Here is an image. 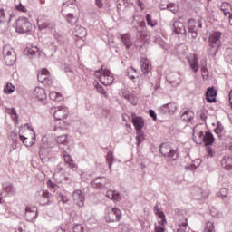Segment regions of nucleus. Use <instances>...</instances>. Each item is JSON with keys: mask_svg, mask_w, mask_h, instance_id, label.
Listing matches in <instances>:
<instances>
[{"mask_svg": "<svg viewBox=\"0 0 232 232\" xmlns=\"http://www.w3.org/2000/svg\"><path fill=\"white\" fill-rule=\"evenodd\" d=\"M188 35L192 37V39H197V35H198V24L195 22V20L188 21Z\"/></svg>", "mask_w": 232, "mask_h": 232, "instance_id": "a878e982", "label": "nucleus"}, {"mask_svg": "<svg viewBox=\"0 0 232 232\" xmlns=\"http://www.w3.org/2000/svg\"><path fill=\"white\" fill-rule=\"evenodd\" d=\"M189 229L188 228V219H185L183 222L179 223L177 232H188Z\"/></svg>", "mask_w": 232, "mask_h": 232, "instance_id": "ea45409f", "label": "nucleus"}, {"mask_svg": "<svg viewBox=\"0 0 232 232\" xmlns=\"http://www.w3.org/2000/svg\"><path fill=\"white\" fill-rule=\"evenodd\" d=\"M193 139H198L202 140L205 146H211L215 142V137L213 133L207 131L204 135V131L198 130V127H194L193 130Z\"/></svg>", "mask_w": 232, "mask_h": 232, "instance_id": "423d86ee", "label": "nucleus"}, {"mask_svg": "<svg viewBox=\"0 0 232 232\" xmlns=\"http://www.w3.org/2000/svg\"><path fill=\"white\" fill-rule=\"evenodd\" d=\"M28 55L29 57H41V50L37 46H33L28 49Z\"/></svg>", "mask_w": 232, "mask_h": 232, "instance_id": "c9c22d12", "label": "nucleus"}, {"mask_svg": "<svg viewBox=\"0 0 232 232\" xmlns=\"http://www.w3.org/2000/svg\"><path fill=\"white\" fill-rule=\"evenodd\" d=\"M94 75L104 86H111L115 81L113 72H111V71L108 69H104V67H102L100 70L96 71Z\"/></svg>", "mask_w": 232, "mask_h": 232, "instance_id": "39448f33", "label": "nucleus"}, {"mask_svg": "<svg viewBox=\"0 0 232 232\" xmlns=\"http://www.w3.org/2000/svg\"><path fill=\"white\" fill-rule=\"evenodd\" d=\"M188 61L191 70L194 72V73H197L200 68V65L198 64V56L194 53L188 58Z\"/></svg>", "mask_w": 232, "mask_h": 232, "instance_id": "393cba45", "label": "nucleus"}, {"mask_svg": "<svg viewBox=\"0 0 232 232\" xmlns=\"http://www.w3.org/2000/svg\"><path fill=\"white\" fill-rule=\"evenodd\" d=\"M15 30L18 34H28L32 32V23L26 17H20L16 20Z\"/></svg>", "mask_w": 232, "mask_h": 232, "instance_id": "6e6552de", "label": "nucleus"}, {"mask_svg": "<svg viewBox=\"0 0 232 232\" xmlns=\"http://www.w3.org/2000/svg\"><path fill=\"white\" fill-rule=\"evenodd\" d=\"M25 219L28 222H33L37 218V207L35 206H29L25 208Z\"/></svg>", "mask_w": 232, "mask_h": 232, "instance_id": "6ab92c4d", "label": "nucleus"}, {"mask_svg": "<svg viewBox=\"0 0 232 232\" xmlns=\"http://www.w3.org/2000/svg\"><path fill=\"white\" fill-rule=\"evenodd\" d=\"M13 142H17V140L19 139V135H17V133L15 132H11V135H10Z\"/></svg>", "mask_w": 232, "mask_h": 232, "instance_id": "0e129e2a", "label": "nucleus"}, {"mask_svg": "<svg viewBox=\"0 0 232 232\" xmlns=\"http://www.w3.org/2000/svg\"><path fill=\"white\" fill-rule=\"evenodd\" d=\"M121 42L126 46L127 49L131 48L133 46V42H131V34H125L121 36Z\"/></svg>", "mask_w": 232, "mask_h": 232, "instance_id": "2f4dec72", "label": "nucleus"}, {"mask_svg": "<svg viewBox=\"0 0 232 232\" xmlns=\"http://www.w3.org/2000/svg\"><path fill=\"white\" fill-rule=\"evenodd\" d=\"M32 97L37 99L38 101H44L47 97L46 91L42 87H36L32 92Z\"/></svg>", "mask_w": 232, "mask_h": 232, "instance_id": "b1692460", "label": "nucleus"}, {"mask_svg": "<svg viewBox=\"0 0 232 232\" xmlns=\"http://www.w3.org/2000/svg\"><path fill=\"white\" fill-rule=\"evenodd\" d=\"M113 160H115V158L113 157V152L109 151L106 155V161L109 165V169L111 171V166L113 165Z\"/></svg>", "mask_w": 232, "mask_h": 232, "instance_id": "a19ab883", "label": "nucleus"}, {"mask_svg": "<svg viewBox=\"0 0 232 232\" xmlns=\"http://www.w3.org/2000/svg\"><path fill=\"white\" fill-rule=\"evenodd\" d=\"M204 232H215V224L211 221L207 222Z\"/></svg>", "mask_w": 232, "mask_h": 232, "instance_id": "3c124183", "label": "nucleus"}, {"mask_svg": "<svg viewBox=\"0 0 232 232\" xmlns=\"http://www.w3.org/2000/svg\"><path fill=\"white\" fill-rule=\"evenodd\" d=\"M38 200L41 206H50V204H53V195L48 190H40L38 191Z\"/></svg>", "mask_w": 232, "mask_h": 232, "instance_id": "f8f14e48", "label": "nucleus"}, {"mask_svg": "<svg viewBox=\"0 0 232 232\" xmlns=\"http://www.w3.org/2000/svg\"><path fill=\"white\" fill-rule=\"evenodd\" d=\"M70 8V4L68 2L63 3L62 6V15L65 17L67 23L71 24V26H75L77 23L79 22V17L76 15H73L72 13H67L66 14V9Z\"/></svg>", "mask_w": 232, "mask_h": 232, "instance_id": "9d476101", "label": "nucleus"}, {"mask_svg": "<svg viewBox=\"0 0 232 232\" xmlns=\"http://www.w3.org/2000/svg\"><path fill=\"white\" fill-rule=\"evenodd\" d=\"M94 4L99 9L104 8V3H102V0H94Z\"/></svg>", "mask_w": 232, "mask_h": 232, "instance_id": "e2e57ef3", "label": "nucleus"}, {"mask_svg": "<svg viewBox=\"0 0 232 232\" xmlns=\"http://www.w3.org/2000/svg\"><path fill=\"white\" fill-rule=\"evenodd\" d=\"M145 19L147 21V24L150 26V28H155V26H159V22L157 20H153L151 14H146Z\"/></svg>", "mask_w": 232, "mask_h": 232, "instance_id": "4c0bfd02", "label": "nucleus"}, {"mask_svg": "<svg viewBox=\"0 0 232 232\" xmlns=\"http://www.w3.org/2000/svg\"><path fill=\"white\" fill-rule=\"evenodd\" d=\"M149 115L153 119V121H157V113H155V111L152 109L149 111Z\"/></svg>", "mask_w": 232, "mask_h": 232, "instance_id": "69168bd1", "label": "nucleus"}, {"mask_svg": "<svg viewBox=\"0 0 232 232\" xmlns=\"http://www.w3.org/2000/svg\"><path fill=\"white\" fill-rule=\"evenodd\" d=\"M6 23V13H5V9L0 8V24H5Z\"/></svg>", "mask_w": 232, "mask_h": 232, "instance_id": "6e6d98bb", "label": "nucleus"}, {"mask_svg": "<svg viewBox=\"0 0 232 232\" xmlns=\"http://www.w3.org/2000/svg\"><path fill=\"white\" fill-rule=\"evenodd\" d=\"M166 81L169 82V84H171L174 88L182 84V75L178 72H171L167 74Z\"/></svg>", "mask_w": 232, "mask_h": 232, "instance_id": "2eb2a0df", "label": "nucleus"}, {"mask_svg": "<svg viewBox=\"0 0 232 232\" xmlns=\"http://www.w3.org/2000/svg\"><path fill=\"white\" fill-rule=\"evenodd\" d=\"M140 67L143 73H149L150 72H151V63L146 58H142L140 60Z\"/></svg>", "mask_w": 232, "mask_h": 232, "instance_id": "c756f323", "label": "nucleus"}, {"mask_svg": "<svg viewBox=\"0 0 232 232\" xmlns=\"http://www.w3.org/2000/svg\"><path fill=\"white\" fill-rule=\"evenodd\" d=\"M72 230L73 232H84V226L82 224H75Z\"/></svg>", "mask_w": 232, "mask_h": 232, "instance_id": "4d7b16f0", "label": "nucleus"}, {"mask_svg": "<svg viewBox=\"0 0 232 232\" xmlns=\"http://www.w3.org/2000/svg\"><path fill=\"white\" fill-rule=\"evenodd\" d=\"M207 102H217V90L213 87H209L206 92Z\"/></svg>", "mask_w": 232, "mask_h": 232, "instance_id": "cd10ccee", "label": "nucleus"}, {"mask_svg": "<svg viewBox=\"0 0 232 232\" xmlns=\"http://www.w3.org/2000/svg\"><path fill=\"white\" fill-rule=\"evenodd\" d=\"M73 34L75 37L78 38L76 41V46L78 48H82V45L84 44V37H86L87 34L86 28L81 25H76Z\"/></svg>", "mask_w": 232, "mask_h": 232, "instance_id": "9b49d317", "label": "nucleus"}, {"mask_svg": "<svg viewBox=\"0 0 232 232\" xmlns=\"http://www.w3.org/2000/svg\"><path fill=\"white\" fill-rule=\"evenodd\" d=\"M91 186H92V188H96V189L104 191V189H108L111 184L110 183L109 179L105 177H98L91 182Z\"/></svg>", "mask_w": 232, "mask_h": 232, "instance_id": "1a4fd4ad", "label": "nucleus"}, {"mask_svg": "<svg viewBox=\"0 0 232 232\" xmlns=\"http://www.w3.org/2000/svg\"><path fill=\"white\" fill-rule=\"evenodd\" d=\"M72 198L79 208L84 207V194H82V190L75 189L72 193Z\"/></svg>", "mask_w": 232, "mask_h": 232, "instance_id": "aec40b11", "label": "nucleus"}, {"mask_svg": "<svg viewBox=\"0 0 232 232\" xmlns=\"http://www.w3.org/2000/svg\"><path fill=\"white\" fill-rule=\"evenodd\" d=\"M70 140H72V138L68 137V135L58 136L55 140L52 138L44 137L42 139L43 145L40 147V159L44 160L48 156V153H50V148H53L55 143L58 144L59 148L64 150L63 146H69Z\"/></svg>", "mask_w": 232, "mask_h": 232, "instance_id": "f257e3e1", "label": "nucleus"}, {"mask_svg": "<svg viewBox=\"0 0 232 232\" xmlns=\"http://www.w3.org/2000/svg\"><path fill=\"white\" fill-rule=\"evenodd\" d=\"M173 28L175 34L181 35H186V22H184V18L179 17L177 21L173 23Z\"/></svg>", "mask_w": 232, "mask_h": 232, "instance_id": "f3484780", "label": "nucleus"}, {"mask_svg": "<svg viewBox=\"0 0 232 232\" xmlns=\"http://www.w3.org/2000/svg\"><path fill=\"white\" fill-rule=\"evenodd\" d=\"M3 57L7 66H13L14 63L17 61L15 51L10 44H6L3 47Z\"/></svg>", "mask_w": 232, "mask_h": 232, "instance_id": "0eeeda50", "label": "nucleus"}, {"mask_svg": "<svg viewBox=\"0 0 232 232\" xmlns=\"http://www.w3.org/2000/svg\"><path fill=\"white\" fill-rule=\"evenodd\" d=\"M144 131L142 130H136V140H137V144L138 146L140 145V142H142V140H144Z\"/></svg>", "mask_w": 232, "mask_h": 232, "instance_id": "c03bdc74", "label": "nucleus"}, {"mask_svg": "<svg viewBox=\"0 0 232 232\" xmlns=\"http://www.w3.org/2000/svg\"><path fill=\"white\" fill-rule=\"evenodd\" d=\"M49 99H51V101H54L56 102H61V101H63V94H61L57 92H51L49 93Z\"/></svg>", "mask_w": 232, "mask_h": 232, "instance_id": "e433bc0d", "label": "nucleus"}, {"mask_svg": "<svg viewBox=\"0 0 232 232\" xmlns=\"http://www.w3.org/2000/svg\"><path fill=\"white\" fill-rule=\"evenodd\" d=\"M48 188H51V189H55L57 188V184L53 183L52 180L47 181Z\"/></svg>", "mask_w": 232, "mask_h": 232, "instance_id": "338daca9", "label": "nucleus"}, {"mask_svg": "<svg viewBox=\"0 0 232 232\" xmlns=\"http://www.w3.org/2000/svg\"><path fill=\"white\" fill-rule=\"evenodd\" d=\"M64 173H66V171L63 169V164H59L54 169V173H53L54 180L59 184H61V182L64 180V177H65Z\"/></svg>", "mask_w": 232, "mask_h": 232, "instance_id": "412c9836", "label": "nucleus"}, {"mask_svg": "<svg viewBox=\"0 0 232 232\" xmlns=\"http://www.w3.org/2000/svg\"><path fill=\"white\" fill-rule=\"evenodd\" d=\"M229 195V188H222L219 190V197H221L222 199L226 198Z\"/></svg>", "mask_w": 232, "mask_h": 232, "instance_id": "5fc2aeb1", "label": "nucleus"}, {"mask_svg": "<svg viewBox=\"0 0 232 232\" xmlns=\"http://www.w3.org/2000/svg\"><path fill=\"white\" fill-rule=\"evenodd\" d=\"M62 155L68 168H70L71 169H75V163H73V160L72 159V156H70V154H68V152L66 151H63Z\"/></svg>", "mask_w": 232, "mask_h": 232, "instance_id": "7c9ffc66", "label": "nucleus"}, {"mask_svg": "<svg viewBox=\"0 0 232 232\" xmlns=\"http://www.w3.org/2000/svg\"><path fill=\"white\" fill-rule=\"evenodd\" d=\"M154 213L160 218L165 215L164 212L159 208V205L154 206Z\"/></svg>", "mask_w": 232, "mask_h": 232, "instance_id": "13d9d810", "label": "nucleus"}, {"mask_svg": "<svg viewBox=\"0 0 232 232\" xmlns=\"http://www.w3.org/2000/svg\"><path fill=\"white\" fill-rule=\"evenodd\" d=\"M15 8H16V10H17L18 12H24V14H26V13L28 12V10L26 9V7H24V6L23 5V4H21V3H20L18 5H16Z\"/></svg>", "mask_w": 232, "mask_h": 232, "instance_id": "bf43d9fd", "label": "nucleus"}, {"mask_svg": "<svg viewBox=\"0 0 232 232\" xmlns=\"http://www.w3.org/2000/svg\"><path fill=\"white\" fill-rule=\"evenodd\" d=\"M220 8H221V10H222V12H223L224 10H227V8H232V5L229 4V3H227V2H223V3L221 4Z\"/></svg>", "mask_w": 232, "mask_h": 232, "instance_id": "680f3d73", "label": "nucleus"}, {"mask_svg": "<svg viewBox=\"0 0 232 232\" xmlns=\"http://www.w3.org/2000/svg\"><path fill=\"white\" fill-rule=\"evenodd\" d=\"M15 91V86H14V84L12 83H7L6 86L4 88V93H14V92Z\"/></svg>", "mask_w": 232, "mask_h": 232, "instance_id": "8fccbe9b", "label": "nucleus"}, {"mask_svg": "<svg viewBox=\"0 0 232 232\" xmlns=\"http://www.w3.org/2000/svg\"><path fill=\"white\" fill-rule=\"evenodd\" d=\"M106 197L111 200H119L120 194L117 190H108L106 193Z\"/></svg>", "mask_w": 232, "mask_h": 232, "instance_id": "58836bf2", "label": "nucleus"}, {"mask_svg": "<svg viewBox=\"0 0 232 232\" xmlns=\"http://www.w3.org/2000/svg\"><path fill=\"white\" fill-rule=\"evenodd\" d=\"M5 112L11 115L12 119H17V112L14 108H5Z\"/></svg>", "mask_w": 232, "mask_h": 232, "instance_id": "864d4df0", "label": "nucleus"}, {"mask_svg": "<svg viewBox=\"0 0 232 232\" xmlns=\"http://www.w3.org/2000/svg\"><path fill=\"white\" fill-rule=\"evenodd\" d=\"M177 108H179L177 102H171L161 105L158 110L161 115H173L177 111Z\"/></svg>", "mask_w": 232, "mask_h": 232, "instance_id": "4468645a", "label": "nucleus"}, {"mask_svg": "<svg viewBox=\"0 0 232 232\" xmlns=\"http://www.w3.org/2000/svg\"><path fill=\"white\" fill-rule=\"evenodd\" d=\"M51 232H66V229L61 227H56L51 230Z\"/></svg>", "mask_w": 232, "mask_h": 232, "instance_id": "774afa93", "label": "nucleus"}, {"mask_svg": "<svg viewBox=\"0 0 232 232\" xmlns=\"http://www.w3.org/2000/svg\"><path fill=\"white\" fill-rule=\"evenodd\" d=\"M121 209L114 208L105 218L106 222H119V220H121Z\"/></svg>", "mask_w": 232, "mask_h": 232, "instance_id": "4be33fe9", "label": "nucleus"}, {"mask_svg": "<svg viewBox=\"0 0 232 232\" xmlns=\"http://www.w3.org/2000/svg\"><path fill=\"white\" fill-rule=\"evenodd\" d=\"M201 75L204 81H208L209 79V72H208V68L204 63H201Z\"/></svg>", "mask_w": 232, "mask_h": 232, "instance_id": "79ce46f5", "label": "nucleus"}, {"mask_svg": "<svg viewBox=\"0 0 232 232\" xmlns=\"http://www.w3.org/2000/svg\"><path fill=\"white\" fill-rule=\"evenodd\" d=\"M127 75L129 79L133 81V79H135V75H137V70H135L133 67L127 68Z\"/></svg>", "mask_w": 232, "mask_h": 232, "instance_id": "de8ad7c7", "label": "nucleus"}, {"mask_svg": "<svg viewBox=\"0 0 232 232\" xmlns=\"http://www.w3.org/2000/svg\"><path fill=\"white\" fill-rule=\"evenodd\" d=\"M195 117V113L191 111H187L181 115V121L184 122H191Z\"/></svg>", "mask_w": 232, "mask_h": 232, "instance_id": "f704fd0d", "label": "nucleus"}, {"mask_svg": "<svg viewBox=\"0 0 232 232\" xmlns=\"http://www.w3.org/2000/svg\"><path fill=\"white\" fill-rule=\"evenodd\" d=\"M160 151L168 162H173L179 159V148H172L168 143H162L160 147Z\"/></svg>", "mask_w": 232, "mask_h": 232, "instance_id": "20e7f679", "label": "nucleus"}, {"mask_svg": "<svg viewBox=\"0 0 232 232\" xmlns=\"http://www.w3.org/2000/svg\"><path fill=\"white\" fill-rule=\"evenodd\" d=\"M119 229L121 230V232H135L131 227H130V225L121 223L119 225Z\"/></svg>", "mask_w": 232, "mask_h": 232, "instance_id": "37998d69", "label": "nucleus"}, {"mask_svg": "<svg viewBox=\"0 0 232 232\" xmlns=\"http://www.w3.org/2000/svg\"><path fill=\"white\" fill-rule=\"evenodd\" d=\"M26 130H28V131H34V129L30 126V124L26 123L20 128L19 139L23 142V144H24V146H26L27 148H30V146H34V144H35V142L34 141L28 142L27 141L28 138H26L23 135L24 133V131H26Z\"/></svg>", "mask_w": 232, "mask_h": 232, "instance_id": "dca6fc26", "label": "nucleus"}, {"mask_svg": "<svg viewBox=\"0 0 232 232\" xmlns=\"http://www.w3.org/2000/svg\"><path fill=\"white\" fill-rule=\"evenodd\" d=\"M95 88L99 93L103 95L106 99H108V92H106V90H104V87H102L99 82L95 84Z\"/></svg>", "mask_w": 232, "mask_h": 232, "instance_id": "a18cd8bd", "label": "nucleus"}, {"mask_svg": "<svg viewBox=\"0 0 232 232\" xmlns=\"http://www.w3.org/2000/svg\"><path fill=\"white\" fill-rule=\"evenodd\" d=\"M121 97H123V99H126V101L130 102L132 106H137V102H138L137 97H135V95L131 93L130 91L126 89L122 90Z\"/></svg>", "mask_w": 232, "mask_h": 232, "instance_id": "bb28decb", "label": "nucleus"}, {"mask_svg": "<svg viewBox=\"0 0 232 232\" xmlns=\"http://www.w3.org/2000/svg\"><path fill=\"white\" fill-rule=\"evenodd\" d=\"M37 25L39 30H50L52 35L57 40L59 44L65 43L66 40L64 39V36L59 34L57 31H55V24L44 22V20H43V16H39L37 18Z\"/></svg>", "mask_w": 232, "mask_h": 232, "instance_id": "7ed1b4c3", "label": "nucleus"}, {"mask_svg": "<svg viewBox=\"0 0 232 232\" xmlns=\"http://www.w3.org/2000/svg\"><path fill=\"white\" fill-rule=\"evenodd\" d=\"M222 48V32L215 31L208 36V53L210 57H215Z\"/></svg>", "mask_w": 232, "mask_h": 232, "instance_id": "f03ea898", "label": "nucleus"}, {"mask_svg": "<svg viewBox=\"0 0 232 232\" xmlns=\"http://www.w3.org/2000/svg\"><path fill=\"white\" fill-rule=\"evenodd\" d=\"M64 72H65V73H67L68 77H72L73 72H72V68H70V66L65 65Z\"/></svg>", "mask_w": 232, "mask_h": 232, "instance_id": "052dcab7", "label": "nucleus"}, {"mask_svg": "<svg viewBox=\"0 0 232 232\" xmlns=\"http://www.w3.org/2000/svg\"><path fill=\"white\" fill-rule=\"evenodd\" d=\"M168 10H169V12H172V14H174V15H177V14L179 12V6L173 3H170V4H169Z\"/></svg>", "mask_w": 232, "mask_h": 232, "instance_id": "603ef678", "label": "nucleus"}, {"mask_svg": "<svg viewBox=\"0 0 232 232\" xmlns=\"http://www.w3.org/2000/svg\"><path fill=\"white\" fill-rule=\"evenodd\" d=\"M215 133L218 135V137H222L224 133V126L221 125L220 122H218L216 129L214 130Z\"/></svg>", "mask_w": 232, "mask_h": 232, "instance_id": "09e8293b", "label": "nucleus"}, {"mask_svg": "<svg viewBox=\"0 0 232 232\" xmlns=\"http://www.w3.org/2000/svg\"><path fill=\"white\" fill-rule=\"evenodd\" d=\"M191 195L195 200H206L209 197V189L195 187L191 191Z\"/></svg>", "mask_w": 232, "mask_h": 232, "instance_id": "ddd939ff", "label": "nucleus"}, {"mask_svg": "<svg viewBox=\"0 0 232 232\" xmlns=\"http://www.w3.org/2000/svg\"><path fill=\"white\" fill-rule=\"evenodd\" d=\"M133 22L138 23L139 28H144L146 26V22L144 21V16L140 14L133 15Z\"/></svg>", "mask_w": 232, "mask_h": 232, "instance_id": "72a5a7b5", "label": "nucleus"}, {"mask_svg": "<svg viewBox=\"0 0 232 232\" xmlns=\"http://www.w3.org/2000/svg\"><path fill=\"white\" fill-rule=\"evenodd\" d=\"M132 124L135 127L136 131L142 130L144 128V119L140 116L132 117Z\"/></svg>", "mask_w": 232, "mask_h": 232, "instance_id": "c85d7f7f", "label": "nucleus"}, {"mask_svg": "<svg viewBox=\"0 0 232 232\" xmlns=\"http://www.w3.org/2000/svg\"><path fill=\"white\" fill-rule=\"evenodd\" d=\"M221 166L224 168V169H227V171L232 170V158L227 157L224 158L221 160Z\"/></svg>", "mask_w": 232, "mask_h": 232, "instance_id": "473e14b6", "label": "nucleus"}, {"mask_svg": "<svg viewBox=\"0 0 232 232\" xmlns=\"http://www.w3.org/2000/svg\"><path fill=\"white\" fill-rule=\"evenodd\" d=\"M37 79L39 82H42V84H47V86L52 85V80H50V72H48L46 69H42L37 73Z\"/></svg>", "mask_w": 232, "mask_h": 232, "instance_id": "a211bd4d", "label": "nucleus"}, {"mask_svg": "<svg viewBox=\"0 0 232 232\" xmlns=\"http://www.w3.org/2000/svg\"><path fill=\"white\" fill-rule=\"evenodd\" d=\"M225 61L229 64H232V48H227L225 53Z\"/></svg>", "mask_w": 232, "mask_h": 232, "instance_id": "49530a36", "label": "nucleus"}, {"mask_svg": "<svg viewBox=\"0 0 232 232\" xmlns=\"http://www.w3.org/2000/svg\"><path fill=\"white\" fill-rule=\"evenodd\" d=\"M54 119L56 121H64L68 117V108L66 107H58L53 113Z\"/></svg>", "mask_w": 232, "mask_h": 232, "instance_id": "5701e85b", "label": "nucleus"}]
</instances>
